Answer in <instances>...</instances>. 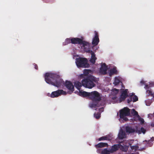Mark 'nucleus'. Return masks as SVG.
<instances>
[{"label": "nucleus", "mask_w": 154, "mask_h": 154, "mask_svg": "<svg viewBox=\"0 0 154 154\" xmlns=\"http://www.w3.org/2000/svg\"><path fill=\"white\" fill-rule=\"evenodd\" d=\"M45 80L48 84L57 87H59L63 83L64 81L56 75L49 73H46L45 75Z\"/></svg>", "instance_id": "nucleus-1"}, {"label": "nucleus", "mask_w": 154, "mask_h": 154, "mask_svg": "<svg viewBox=\"0 0 154 154\" xmlns=\"http://www.w3.org/2000/svg\"><path fill=\"white\" fill-rule=\"evenodd\" d=\"M96 78L91 75H88L83 79L82 81V85L84 87L91 89L96 85Z\"/></svg>", "instance_id": "nucleus-2"}, {"label": "nucleus", "mask_w": 154, "mask_h": 154, "mask_svg": "<svg viewBox=\"0 0 154 154\" xmlns=\"http://www.w3.org/2000/svg\"><path fill=\"white\" fill-rule=\"evenodd\" d=\"M89 98L93 102L90 104L91 107L95 108L96 107H98L99 105L98 102L101 100L100 94L96 91H94L90 92Z\"/></svg>", "instance_id": "nucleus-3"}, {"label": "nucleus", "mask_w": 154, "mask_h": 154, "mask_svg": "<svg viewBox=\"0 0 154 154\" xmlns=\"http://www.w3.org/2000/svg\"><path fill=\"white\" fill-rule=\"evenodd\" d=\"M75 60V63L78 67L87 68L89 67L90 66L88 63V60L86 58L79 57L77 58Z\"/></svg>", "instance_id": "nucleus-4"}, {"label": "nucleus", "mask_w": 154, "mask_h": 154, "mask_svg": "<svg viewBox=\"0 0 154 154\" xmlns=\"http://www.w3.org/2000/svg\"><path fill=\"white\" fill-rule=\"evenodd\" d=\"M119 112L120 118L123 119L125 121H127L128 119L126 117L130 115V109L127 107H124L123 109L120 110Z\"/></svg>", "instance_id": "nucleus-5"}, {"label": "nucleus", "mask_w": 154, "mask_h": 154, "mask_svg": "<svg viewBox=\"0 0 154 154\" xmlns=\"http://www.w3.org/2000/svg\"><path fill=\"white\" fill-rule=\"evenodd\" d=\"M71 43L73 44H78L82 45V47L84 48L85 47H88L89 43L83 40L82 39L78 38H71Z\"/></svg>", "instance_id": "nucleus-6"}, {"label": "nucleus", "mask_w": 154, "mask_h": 154, "mask_svg": "<svg viewBox=\"0 0 154 154\" xmlns=\"http://www.w3.org/2000/svg\"><path fill=\"white\" fill-rule=\"evenodd\" d=\"M134 140H132L130 141L129 143L128 146H130L131 148V150L129 154H138L139 152H138V149L139 146L137 145L132 146V143Z\"/></svg>", "instance_id": "nucleus-7"}, {"label": "nucleus", "mask_w": 154, "mask_h": 154, "mask_svg": "<svg viewBox=\"0 0 154 154\" xmlns=\"http://www.w3.org/2000/svg\"><path fill=\"white\" fill-rule=\"evenodd\" d=\"M66 94V91L61 89H58L55 91L52 92L49 96L51 97L54 98L57 97L61 95H65Z\"/></svg>", "instance_id": "nucleus-8"}, {"label": "nucleus", "mask_w": 154, "mask_h": 154, "mask_svg": "<svg viewBox=\"0 0 154 154\" xmlns=\"http://www.w3.org/2000/svg\"><path fill=\"white\" fill-rule=\"evenodd\" d=\"M126 131L127 133H139L140 131L138 130V127L136 126L135 128L127 126L126 128Z\"/></svg>", "instance_id": "nucleus-9"}, {"label": "nucleus", "mask_w": 154, "mask_h": 154, "mask_svg": "<svg viewBox=\"0 0 154 154\" xmlns=\"http://www.w3.org/2000/svg\"><path fill=\"white\" fill-rule=\"evenodd\" d=\"M94 34L95 36L93 38L92 43L94 46H96L99 42V39L98 32L97 31H95Z\"/></svg>", "instance_id": "nucleus-10"}, {"label": "nucleus", "mask_w": 154, "mask_h": 154, "mask_svg": "<svg viewBox=\"0 0 154 154\" xmlns=\"http://www.w3.org/2000/svg\"><path fill=\"white\" fill-rule=\"evenodd\" d=\"M65 85L69 90L71 91H74V86L71 82L66 81L65 83Z\"/></svg>", "instance_id": "nucleus-11"}, {"label": "nucleus", "mask_w": 154, "mask_h": 154, "mask_svg": "<svg viewBox=\"0 0 154 154\" xmlns=\"http://www.w3.org/2000/svg\"><path fill=\"white\" fill-rule=\"evenodd\" d=\"M107 66L105 63H103L100 69V72L103 74H106L107 73Z\"/></svg>", "instance_id": "nucleus-12"}, {"label": "nucleus", "mask_w": 154, "mask_h": 154, "mask_svg": "<svg viewBox=\"0 0 154 154\" xmlns=\"http://www.w3.org/2000/svg\"><path fill=\"white\" fill-rule=\"evenodd\" d=\"M120 146V145L119 144H115L112 146L111 148L109 149L110 152L113 153L114 152L116 151L119 149Z\"/></svg>", "instance_id": "nucleus-13"}, {"label": "nucleus", "mask_w": 154, "mask_h": 154, "mask_svg": "<svg viewBox=\"0 0 154 154\" xmlns=\"http://www.w3.org/2000/svg\"><path fill=\"white\" fill-rule=\"evenodd\" d=\"M108 145L107 143H100L95 145V147L96 149L98 148H101L103 147H108Z\"/></svg>", "instance_id": "nucleus-14"}, {"label": "nucleus", "mask_w": 154, "mask_h": 154, "mask_svg": "<svg viewBox=\"0 0 154 154\" xmlns=\"http://www.w3.org/2000/svg\"><path fill=\"white\" fill-rule=\"evenodd\" d=\"M118 73V72L116 69V67H115L110 70L109 73V75L111 76L114 74H117Z\"/></svg>", "instance_id": "nucleus-15"}, {"label": "nucleus", "mask_w": 154, "mask_h": 154, "mask_svg": "<svg viewBox=\"0 0 154 154\" xmlns=\"http://www.w3.org/2000/svg\"><path fill=\"white\" fill-rule=\"evenodd\" d=\"M126 134L124 131L121 130L119 132L118 134V138L119 139L122 140L124 138Z\"/></svg>", "instance_id": "nucleus-16"}, {"label": "nucleus", "mask_w": 154, "mask_h": 154, "mask_svg": "<svg viewBox=\"0 0 154 154\" xmlns=\"http://www.w3.org/2000/svg\"><path fill=\"white\" fill-rule=\"evenodd\" d=\"M90 92H88L85 91H79V95L83 97H89Z\"/></svg>", "instance_id": "nucleus-17"}, {"label": "nucleus", "mask_w": 154, "mask_h": 154, "mask_svg": "<svg viewBox=\"0 0 154 154\" xmlns=\"http://www.w3.org/2000/svg\"><path fill=\"white\" fill-rule=\"evenodd\" d=\"M74 83V86L78 90L80 91L81 88V87L82 85V83H81V82L79 81H75Z\"/></svg>", "instance_id": "nucleus-18"}, {"label": "nucleus", "mask_w": 154, "mask_h": 154, "mask_svg": "<svg viewBox=\"0 0 154 154\" xmlns=\"http://www.w3.org/2000/svg\"><path fill=\"white\" fill-rule=\"evenodd\" d=\"M97 59V58L95 56V54H92L91 58L90 60V62L93 64H94L96 60Z\"/></svg>", "instance_id": "nucleus-19"}, {"label": "nucleus", "mask_w": 154, "mask_h": 154, "mask_svg": "<svg viewBox=\"0 0 154 154\" xmlns=\"http://www.w3.org/2000/svg\"><path fill=\"white\" fill-rule=\"evenodd\" d=\"M98 140L99 141L103 140H110V139L109 136L106 135L104 136H102L99 138L98 139Z\"/></svg>", "instance_id": "nucleus-20"}, {"label": "nucleus", "mask_w": 154, "mask_h": 154, "mask_svg": "<svg viewBox=\"0 0 154 154\" xmlns=\"http://www.w3.org/2000/svg\"><path fill=\"white\" fill-rule=\"evenodd\" d=\"M129 96L131 97L132 96H134L133 97V102H135L138 100V98L137 96L134 95V94L133 93H130L129 94Z\"/></svg>", "instance_id": "nucleus-21"}, {"label": "nucleus", "mask_w": 154, "mask_h": 154, "mask_svg": "<svg viewBox=\"0 0 154 154\" xmlns=\"http://www.w3.org/2000/svg\"><path fill=\"white\" fill-rule=\"evenodd\" d=\"M109 152V149H108L107 148H105L102 150L101 152V154H110Z\"/></svg>", "instance_id": "nucleus-22"}, {"label": "nucleus", "mask_w": 154, "mask_h": 154, "mask_svg": "<svg viewBox=\"0 0 154 154\" xmlns=\"http://www.w3.org/2000/svg\"><path fill=\"white\" fill-rule=\"evenodd\" d=\"M70 43H71V39L67 38L66 39L65 42L63 43V45H65Z\"/></svg>", "instance_id": "nucleus-23"}, {"label": "nucleus", "mask_w": 154, "mask_h": 154, "mask_svg": "<svg viewBox=\"0 0 154 154\" xmlns=\"http://www.w3.org/2000/svg\"><path fill=\"white\" fill-rule=\"evenodd\" d=\"M128 89H125L122 93L121 95L122 96H125L126 97L129 96V95L128 94Z\"/></svg>", "instance_id": "nucleus-24"}, {"label": "nucleus", "mask_w": 154, "mask_h": 154, "mask_svg": "<svg viewBox=\"0 0 154 154\" xmlns=\"http://www.w3.org/2000/svg\"><path fill=\"white\" fill-rule=\"evenodd\" d=\"M121 150L123 152H126L128 149V146H121Z\"/></svg>", "instance_id": "nucleus-25"}, {"label": "nucleus", "mask_w": 154, "mask_h": 154, "mask_svg": "<svg viewBox=\"0 0 154 154\" xmlns=\"http://www.w3.org/2000/svg\"><path fill=\"white\" fill-rule=\"evenodd\" d=\"M94 116L97 119H98L100 117V114L99 112H98L97 113H94Z\"/></svg>", "instance_id": "nucleus-26"}, {"label": "nucleus", "mask_w": 154, "mask_h": 154, "mask_svg": "<svg viewBox=\"0 0 154 154\" xmlns=\"http://www.w3.org/2000/svg\"><path fill=\"white\" fill-rule=\"evenodd\" d=\"M120 82V80L116 77L114 82V84L115 85H117Z\"/></svg>", "instance_id": "nucleus-27"}, {"label": "nucleus", "mask_w": 154, "mask_h": 154, "mask_svg": "<svg viewBox=\"0 0 154 154\" xmlns=\"http://www.w3.org/2000/svg\"><path fill=\"white\" fill-rule=\"evenodd\" d=\"M132 114H133L134 116H137V117H140L139 116L138 114V112L134 109H132Z\"/></svg>", "instance_id": "nucleus-28"}, {"label": "nucleus", "mask_w": 154, "mask_h": 154, "mask_svg": "<svg viewBox=\"0 0 154 154\" xmlns=\"http://www.w3.org/2000/svg\"><path fill=\"white\" fill-rule=\"evenodd\" d=\"M89 46H88V47H87V46H85V48H84V49H85V50L87 51L88 53H90L91 54V55H92V54H95V53H94V52L93 51H92V50H88V49H87V50L86 49V47H88V48Z\"/></svg>", "instance_id": "nucleus-29"}, {"label": "nucleus", "mask_w": 154, "mask_h": 154, "mask_svg": "<svg viewBox=\"0 0 154 154\" xmlns=\"http://www.w3.org/2000/svg\"><path fill=\"white\" fill-rule=\"evenodd\" d=\"M139 131H140V132L139 133H141V132L143 134H144L145 133V132L146 131V130L145 129L141 127L140 129V130H139Z\"/></svg>", "instance_id": "nucleus-30"}, {"label": "nucleus", "mask_w": 154, "mask_h": 154, "mask_svg": "<svg viewBox=\"0 0 154 154\" xmlns=\"http://www.w3.org/2000/svg\"><path fill=\"white\" fill-rule=\"evenodd\" d=\"M126 97H127L124 96H122V95H121L119 100L120 102H121L122 101L124 100Z\"/></svg>", "instance_id": "nucleus-31"}, {"label": "nucleus", "mask_w": 154, "mask_h": 154, "mask_svg": "<svg viewBox=\"0 0 154 154\" xmlns=\"http://www.w3.org/2000/svg\"><path fill=\"white\" fill-rule=\"evenodd\" d=\"M112 91L114 92L115 94H117L119 92V90L114 88L112 89Z\"/></svg>", "instance_id": "nucleus-32"}, {"label": "nucleus", "mask_w": 154, "mask_h": 154, "mask_svg": "<svg viewBox=\"0 0 154 154\" xmlns=\"http://www.w3.org/2000/svg\"><path fill=\"white\" fill-rule=\"evenodd\" d=\"M132 101V97H130V98L127 99V101L128 103H130Z\"/></svg>", "instance_id": "nucleus-33"}, {"label": "nucleus", "mask_w": 154, "mask_h": 154, "mask_svg": "<svg viewBox=\"0 0 154 154\" xmlns=\"http://www.w3.org/2000/svg\"><path fill=\"white\" fill-rule=\"evenodd\" d=\"M146 91L149 95H151V96L152 95V92L151 91L147 90Z\"/></svg>", "instance_id": "nucleus-34"}, {"label": "nucleus", "mask_w": 154, "mask_h": 154, "mask_svg": "<svg viewBox=\"0 0 154 154\" xmlns=\"http://www.w3.org/2000/svg\"><path fill=\"white\" fill-rule=\"evenodd\" d=\"M33 65L34 66L35 68L36 69H38V66L37 64L35 63L33 64Z\"/></svg>", "instance_id": "nucleus-35"}, {"label": "nucleus", "mask_w": 154, "mask_h": 154, "mask_svg": "<svg viewBox=\"0 0 154 154\" xmlns=\"http://www.w3.org/2000/svg\"><path fill=\"white\" fill-rule=\"evenodd\" d=\"M97 149V152L98 153H101V152L102 151V150L100 149Z\"/></svg>", "instance_id": "nucleus-36"}, {"label": "nucleus", "mask_w": 154, "mask_h": 154, "mask_svg": "<svg viewBox=\"0 0 154 154\" xmlns=\"http://www.w3.org/2000/svg\"><path fill=\"white\" fill-rule=\"evenodd\" d=\"M154 140V137H152L150 138V140L149 141L150 142V141L151 142H152V141H153Z\"/></svg>", "instance_id": "nucleus-37"}, {"label": "nucleus", "mask_w": 154, "mask_h": 154, "mask_svg": "<svg viewBox=\"0 0 154 154\" xmlns=\"http://www.w3.org/2000/svg\"><path fill=\"white\" fill-rule=\"evenodd\" d=\"M144 88L146 89H148V86L147 85H146Z\"/></svg>", "instance_id": "nucleus-38"}, {"label": "nucleus", "mask_w": 154, "mask_h": 154, "mask_svg": "<svg viewBox=\"0 0 154 154\" xmlns=\"http://www.w3.org/2000/svg\"><path fill=\"white\" fill-rule=\"evenodd\" d=\"M140 83L142 84H144V82L143 81H141V82H140Z\"/></svg>", "instance_id": "nucleus-39"}, {"label": "nucleus", "mask_w": 154, "mask_h": 154, "mask_svg": "<svg viewBox=\"0 0 154 154\" xmlns=\"http://www.w3.org/2000/svg\"><path fill=\"white\" fill-rule=\"evenodd\" d=\"M151 126L152 127H154V123H152L151 124Z\"/></svg>", "instance_id": "nucleus-40"}, {"label": "nucleus", "mask_w": 154, "mask_h": 154, "mask_svg": "<svg viewBox=\"0 0 154 154\" xmlns=\"http://www.w3.org/2000/svg\"><path fill=\"white\" fill-rule=\"evenodd\" d=\"M103 109V108H101V109H99V111H100L101 109Z\"/></svg>", "instance_id": "nucleus-41"}, {"label": "nucleus", "mask_w": 154, "mask_h": 154, "mask_svg": "<svg viewBox=\"0 0 154 154\" xmlns=\"http://www.w3.org/2000/svg\"><path fill=\"white\" fill-rule=\"evenodd\" d=\"M152 144H153L151 143V145H150V146H151L152 145Z\"/></svg>", "instance_id": "nucleus-42"}]
</instances>
